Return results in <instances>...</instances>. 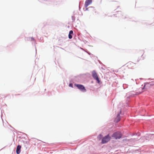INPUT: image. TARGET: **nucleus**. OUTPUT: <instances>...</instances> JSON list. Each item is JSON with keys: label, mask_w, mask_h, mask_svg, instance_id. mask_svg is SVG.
I'll use <instances>...</instances> for the list:
<instances>
[{"label": "nucleus", "mask_w": 154, "mask_h": 154, "mask_svg": "<svg viewBox=\"0 0 154 154\" xmlns=\"http://www.w3.org/2000/svg\"><path fill=\"white\" fill-rule=\"evenodd\" d=\"M134 64L132 62H129L127 63L125 66L122 67V70L128 68L129 69H132L134 66Z\"/></svg>", "instance_id": "1"}, {"label": "nucleus", "mask_w": 154, "mask_h": 154, "mask_svg": "<svg viewBox=\"0 0 154 154\" xmlns=\"http://www.w3.org/2000/svg\"><path fill=\"white\" fill-rule=\"evenodd\" d=\"M74 85L77 87L79 89L82 91L84 92L86 91V89H85V87L83 85H81L77 84H75Z\"/></svg>", "instance_id": "2"}, {"label": "nucleus", "mask_w": 154, "mask_h": 154, "mask_svg": "<svg viewBox=\"0 0 154 154\" xmlns=\"http://www.w3.org/2000/svg\"><path fill=\"white\" fill-rule=\"evenodd\" d=\"M110 138L109 135L106 136L102 139V143L103 144L107 142L110 140Z\"/></svg>", "instance_id": "3"}, {"label": "nucleus", "mask_w": 154, "mask_h": 154, "mask_svg": "<svg viewBox=\"0 0 154 154\" xmlns=\"http://www.w3.org/2000/svg\"><path fill=\"white\" fill-rule=\"evenodd\" d=\"M112 137L115 138L116 139H120L121 137L122 134L120 132H116L113 134Z\"/></svg>", "instance_id": "4"}, {"label": "nucleus", "mask_w": 154, "mask_h": 154, "mask_svg": "<svg viewBox=\"0 0 154 154\" xmlns=\"http://www.w3.org/2000/svg\"><path fill=\"white\" fill-rule=\"evenodd\" d=\"M92 75L93 78L96 80L98 83H99L100 80L98 78V76L95 71H93L92 72Z\"/></svg>", "instance_id": "5"}, {"label": "nucleus", "mask_w": 154, "mask_h": 154, "mask_svg": "<svg viewBox=\"0 0 154 154\" xmlns=\"http://www.w3.org/2000/svg\"><path fill=\"white\" fill-rule=\"evenodd\" d=\"M92 0H86L85 3V7H87L90 4L92 3Z\"/></svg>", "instance_id": "6"}, {"label": "nucleus", "mask_w": 154, "mask_h": 154, "mask_svg": "<svg viewBox=\"0 0 154 154\" xmlns=\"http://www.w3.org/2000/svg\"><path fill=\"white\" fill-rule=\"evenodd\" d=\"M120 119V116L119 114H118L116 117L115 119L114 122H118Z\"/></svg>", "instance_id": "7"}, {"label": "nucleus", "mask_w": 154, "mask_h": 154, "mask_svg": "<svg viewBox=\"0 0 154 154\" xmlns=\"http://www.w3.org/2000/svg\"><path fill=\"white\" fill-rule=\"evenodd\" d=\"M21 146L20 145H18L16 149V152L17 154H19L20 152V149Z\"/></svg>", "instance_id": "8"}, {"label": "nucleus", "mask_w": 154, "mask_h": 154, "mask_svg": "<svg viewBox=\"0 0 154 154\" xmlns=\"http://www.w3.org/2000/svg\"><path fill=\"white\" fill-rule=\"evenodd\" d=\"M73 34V32L72 30H70L69 33V39H71L72 38V34Z\"/></svg>", "instance_id": "9"}, {"label": "nucleus", "mask_w": 154, "mask_h": 154, "mask_svg": "<svg viewBox=\"0 0 154 154\" xmlns=\"http://www.w3.org/2000/svg\"><path fill=\"white\" fill-rule=\"evenodd\" d=\"M69 87H72V84H69Z\"/></svg>", "instance_id": "10"}, {"label": "nucleus", "mask_w": 154, "mask_h": 154, "mask_svg": "<svg viewBox=\"0 0 154 154\" xmlns=\"http://www.w3.org/2000/svg\"><path fill=\"white\" fill-rule=\"evenodd\" d=\"M100 137H102V135H100Z\"/></svg>", "instance_id": "11"}]
</instances>
